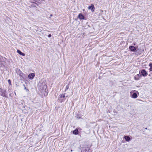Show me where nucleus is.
Segmentation results:
<instances>
[{
  "label": "nucleus",
  "mask_w": 152,
  "mask_h": 152,
  "mask_svg": "<svg viewBox=\"0 0 152 152\" xmlns=\"http://www.w3.org/2000/svg\"><path fill=\"white\" fill-rule=\"evenodd\" d=\"M133 91H132L130 92L131 97L133 98H136L137 97V95L136 93H133Z\"/></svg>",
  "instance_id": "f257e3e1"
},
{
  "label": "nucleus",
  "mask_w": 152,
  "mask_h": 152,
  "mask_svg": "<svg viewBox=\"0 0 152 152\" xmlns=\"http://www.w3.org/2000/svg\"><path fill=\"white\" fill-rule=\"evenodd\" d=\"M141 73L142 75L144 77L148 75L147 72L145 69H142L141 70Z\"/></svg>",
  "instance_id": "f03ea898"
},
{
  "label": "nucleus",
  "mask_w": 152,
  "mask_h": 152,
  "mask_svg": "<svg viewBox=\"0 0 152 152\" xmlns=\"http://www.w3.org/2000/svg\"><path fill=\"white\" fill-rule=\"evenodd\" d=\"M129 49L131 51L133 52H135L136 50V48L134 46H130L129 47Z\"/></svg>",
  "instance_id": "7ed1b4c3"
},
{
  "label": "nucleus",
  "mask_w": 152,
  "mask_h": 152,
  "mask_svg": "<svg viewBox=\"0 0 152 152\" xmlns=\"http://www.w3.org/2000/svg\"><path fill=\"white\" fill-rule=\"evenodd\" d=\"M35 75L34 73H31V74H30L28 75V77L30 79H32L34 77Z\"/></svg>",
  "instance_id": "20e7f679"
},
{
  "label": "nucleus",
  "mask_w": 152,
  "mask_h": 152,
  "mask_svg": "<svg viewBox=\"0 0 152 152\" xmlns=\"http://www.w3.org/2000/svg\"><path fill=\"white\" fill-rule=\"evenodd\" d=\"M65 96L64 94H61L60 95V99H61V102H62L64 101L65 100Z\"/></svg>",
  "instance_id": "39448f33"
},
{
  "label": "nucleus",
  "mask_w": 152,
  "mask_h": 152,
  "mask_svg": "<svg viewBox=\"0 0 152 152\" xmlns=\"http://www.w3.org/2000/svg\"><path fill=\"white\" fill-rule=\"evenodd\" d=\"M141 75L138 74L134 76V79L136 80H138L141 77Z\"/></svg>",
  "instance_id": "423d86ee"
},
{
  "label": "nucleus",
  "mask_w": 152,
  "mask_h": 152,
  "mask_svg": "<svg viewBox=\"0 0 152 152\" xmlns=\"http://www.w3.org/2000/svg\"><path fill=\"white\" fill-rule=\"evenodd\" d=\"M78 18L80 20L84 19V16L81 13H80L78 15Z\"/></svg>",
  "instance_id": "0eeeda50"
},
{
  "label": "nucleus",
  "mask_w": 152,
  "mask_h": 152,
  "mask_svg": "<svg viewBox=\"0 0 152 152\" xmlns=\"http://www.w3.org/2000/svg\"><path fill=\"white\" fill-rule=\"evenodd\" d=\"M20 71L19 73V76L20 77V79H23L24 78V74L21 71H20V70H19Z\"/></svg>",
  "instance_id": "6e6552de"
},
{
  "label": "nucleus",
  "mask_w": 152,
  "mask_h": 152,
  "mask_svg": "<svg viewBox=\"0 0 152 152\" xmlns=\"http://www.w3.org/2000/svg\"><path fill=\"white\" fill-rule=\"evenodd\" d=\"M88 9L91 10L92 12H93L94 10V7L93 5H92L91 6H89Z\"/></svg>",
  "instance_id": "1a4fd4ad"
},
{
  "label": "nucleus",
  "mask_w": 152,
  "mask_h": 152,
  "mask_svg": "<svg viewBox=\"0 0 152 152\" xmlns=\"http://www.w3.org/2000/svg\"><path fill=\"white\" fill-rule=\"evenodd\" d=\"M17 52L20 55H21L22 56H24L25 55V54L24 53L22 52L19 50H17Z\"/></svg>",
  "instance_id": "9d476101"
},
{
  "label": "nucleus",
  "mask_w": 152,
  "mask_h": 152,
  "mask_svg": "<svg viewBox=\"0 0 152 152\" xmlns=\"http://www.w3.org/2000/svg\"><path fill=\"white\" fill-rule=\"evenodd\" d=\"M73 134H78V131L77 129H75L73 132Z\"/></svg>",
  "instance_id": "9b49d317"
},
{
  "label": "nucleus",
  "mask_w": 152,
  "mask_h": 152,
  "mask_svg": "<svg viewBox=\"0 0 152 152\" xmlns=\"http://www.w3.org/2000/svg\"><path fill=\"white\" fill-rule=\"evenodd\" d=\"M149 72L152 71V63H150L149 64Z\"/></svg>",
  "instance_id": "f8f14e48"
},
{
  "label": "nucleus",
  "mask_w": 152,
  "mask_h": 152,
  "mask_svg": "<svg viewBox=\"0 0 152 152\" xmlns=\"http://www.w3.org/2000/svg\"><path fill=\"white\" fill-rule=\"evenodd\" d=\"M124 138L126 141H129L130 140V137L128 136H125L124 137Z\"/></svg>",
  "instance_id": "ddd939ff"
},
{
  "label": "nucleus",
  "mask_w": 152,
  "mask_h": 152,
  "mask_svg": "<svg viewBox=\"0 0 152 152\" xmlns=\"http://www.w3.org/2000/svg\"><path fill=\"white\" fill-rule=\"evenodd\" d=\"M34 1H35L36 2H37L39 3H41V1L40 0H33Z\"/></svg>",
  "instance_id": "4468645a"
},
{
  "label": "nucleus",
  "mask_w": 152,
  "mask_h": 152,
  "mask_svg": "<svg viewBox=\"0 0 152 152\" xmlns=\"http://www.w3.org/2000/svg\"><path fill=\"white\" fill-rule=\"evenodd\" d=\"M8 83L10 85H11V81L10 80H8Z\"/></svg>",
  "instance_id": "2eb2a0df"
},
{
  "label": "nucleus",
  "mask_w": 152,
  "mask_h": 152,
  "mask_svg": "<svg viewBox=\"0 0 152 152\" xmlns=\"http://www.w3.org/2000/svg\"><path fill=\"white\" fill-rule=\"evenodd\" d=\"M68 88H69V86H68V85H67L66 87V88L65 89V90H67Z\"/></svg>",
  "instance_id": "dca6fc26"
},
{
  "label": "nucleus",
  "mask_w": 152,
  "mask_h": 152,
  "mask_svg": "<svg viewBox=\"0 0 152 152\" xmlns=\"http://www.w3.org/2000/svg\"><path fill=\"white\" fill-rule=\"evenodd\" d=\"M48 36L49 37H51V34H50Z\"/></svg>",
  "instance_id": "f3484780"
},
{
  "label": "nucleus",
  "mask_w": 152,
  "mask_h": 152,
  "mask_svg": "<svg viewBox=\"0 0 152 152\" xmlns=\"http://www.w3.org/2000/svg\"><path fill=\"white\" fill-rule=\"evenodd\" d=\"M24 89L26 90L27 91H28V89H27L26 88L25 86V88H24Z\"/></svg>",
  "instance_id": "a211bd4d"
},
{
  "label": "nucleus",
  "mask_w": 152,
  "mask_h": 152,
  "mask_svg": "<svg viewBox=\"0 0 152 152\" xmlns=\"http://www.w3.org/2000/svg\"><path fill=\"white\" fill-rule=\"evenodd\" d=\"M136 45V44H135V43H134V45Z\"/></svg>",
  "instance_id": "6ab92c4d"
},
{
  "label": "nucleus",
  "mask_w": 152,
  "mask_h": 152,
  "mask_svg": "<svg viewBox=\"0 0 152 152\" xmlns=\"http://www.w3.org/2000/svg\"><path fill=\"white\" fill-rule=\"evenodd\" d=\"M145 129H147V128H145Z\"/></svg>",
  "instance_id": "aec40b11"
}]
</instances>
